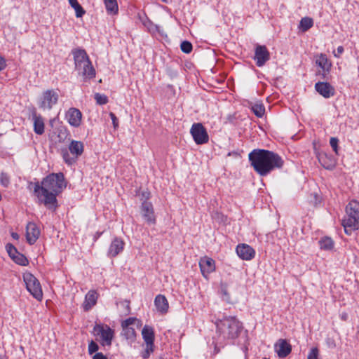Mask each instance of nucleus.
<instances>
[{"label":"nucleus","mask_w":359,"mask_h":359,"mask_svg":"<svg viewBox=\"0 0 359 359\" xmlns=\"http://www.w3.org/2000/svg\"><path fill=\"white\" fill-rule=\"evenodd\" d=\"M66 186L64 174L53 172L43 178L41 182H29L27 189L33 191V194L37 198L39 203L55 210L58 206L57 196Z\"/></svg>","instance_id":"nucleus-1"},{"label":"nucleus","mask_w":359,"mask_h":359,"mask_svg":"<svg viewBox=\"0 0 359 359\" xmlns=\"http://www.w3.org/2000/svg\"><path fill=\"white\" fill-rule=\"evenodd\" d=\"M250 165L260 176H266L284 165L282 157L272 151L261 149H253L248 155Z\"/></svg>","instance_id":"nucleus-2"},{"label":"nucleus","mask_w":359,"mask_h":359,"mask_svg":"<svg viewBox=\"0 0 359 359\" xmlns=\"http://www.w3.org/2000/svg\"><path fill=\"white\" fill-rule=\"evenodd\" d=\"M217 338H214L215 350L218 344H222L226 339H235L241 334L243 326V323L235 316H224L222 319L215 322Z\"/></svg>","instance_id":"nucleus-3"},{"label":"nucleus","mask_w":359,"mask_h":359,"mask_svg":"<svg viewBox=\"0 0 359 359\" xmlns=\"http://www.w3.org/2000/svg\"><path fill=\"white\" fill-rule=\"evenodd\" d=\"M341 225L346 234L351 236L359 229V202L351 201L346 206V215L341 220Z\"/></svg>","instance_id":"nucleus-4"},{"label":"nucleus","mask_w":359,"mask_h":359,"mask_svg":"<svg viewBox=\"0 0 359 359\" xmlns=\"http://www.w3.org/2000/svg\"><path fill=\"white\" fill-rule=\"evenodd\" d=\"M83 151L84 144L81 141L72 140L68 148L63 147L60 149V154L67 165H72L77 162Z\"/></svg>","instance_id":"nucleus-5"},{"label":"nucleus","mask_w":359,"mask_h":359,"mask_svg":"<svg viewBox=\"0 0 359 359\" xmlns=\"http://www.w3.org/2000/svg\"><path fill=\"white\" fill-rule=\"evenodd\" d=\"M58 89H47L42 92L38 99L39 107L43 111H50L55 106L59 100Z\"/></svg>","instance_id":"nucleus-6"},{"label":"nucleus","mask_w":359,"mask_h":359,"mask_svg":"<svg viewBox=\"0 0 359 359\" xmlns=\"http://www.w3.org/2000/svg\"><path fill=\"white\" fill-rule=\"evenodd\" d=\"M24 282L27 290L37 300L43 298V292L39 280L31 273H25L23 275Z\"/></svg>","instance_id":"nucleus-7"},{"label":"nucleus","mask_w":359,"mask_h":359,"mask_svg":"<svg viewBox=\"0 0 359 359\" xmlns=\"http://www.w3.org/2000/svg\"><path fill=\"white\" fill-rule=\"evenodd\" d=\"M95 335L100 336L102 346H111L114 337V330L107 324L96 323L93 327Z\"/></svg>","instance_id":"nucleus-8"},{"label":"nucleus","mask_w":359,"mask_h":359,"mask_svg":"<svg viewBox=\"0 0 359 359\" xmlns=\"http://www.w3.org/2000/svg\"><path fill=\"white\" fill-rule=\"evenodd\" d=\"M190 133L196 144H203L209 140L208 132L201 123H194Z\"/></svg>","instance_id":"nucleus-9"},{"label":"nucleus","mask_w":359,"mask_h":359,"mask_svg":"<svg viewBox=\"0 0 359 359\" xmlns=\"http://www.w3.org/2000/svg\"><path fill=\"white\" fill-rule=\"evenodd\" d=\"M316 64L321 69V71L318 72V74L321 76L323 79H325L327 75L330 72L332 62L328 60L325 54L320 53L316 57Z\"/></svg>","instance_id":"nucleus-10"},{"label":"nucleus","mask_w":359,"mask_h":359,"mask_svg":"<svg viewBox=\"0 0 359 359\" xmlns=\"http://www.w3.org/2000/svg\"><path fill=\"white\" fill-rule=\"evenodd\" d=\"M270 59V53L264 45L257 44L255 50L254 60L257 67H262Z\"/></svg>","instance_id":"nucleus-11"},{"label":"nucleus","mask_w":359,"mask_h":359,"mask_svg":"<svg viewBox=\"0 0 359 359\" xmlns=\"http://www.w3.org/2000/svg\"><path fill=\"white\" fill-rule=\"evenodd\" d=\"M140 209L142 216L145 222L149 225L155 224L156 217L152 203L151 202L144 201L142 203Z\"/></svg>","instance_id":"nucleus-12"},{"label":"nucleus","mask_w":359,"mask_h":359,"mask_svg":"<svg viewBox=\"0 0 359 359\" xmlns=\"http://www.w3.org/2000/svg\"><path fill=\"white\" fill-rule=\"evenodd\" d=\"M199 267L203 276L207 278L210 273L215 271V262L213 259L205 256L200 259Z\"/></svg>","instance_id":"nucleus-13"},{"label":"nucleus","mask_w":359,"mask_h":359,"mask_svg":"<svg viewBox=\"0 0 359 359\" xmlns=\"http://www.w3.org/2000/svg\"><path fill=\"white\" fill-rule=\"evenodd\" d=\"M65 118L70 126L77 128L81 125L82 114L79 109L71 107L66 112Z\"/></svg>","instance_id":"nucleus-14"},{"label":"nucleus","mask_w":359,"mask_h":359,"mask_svg":"<svg viewBox=\"0 0 359 359\" xmlns=\"http://www.w3.org/2000/svg\"><path fill=\"white\" fill-rule=\"evenodd\" d=\"M74 60V69L81 67L82 65L89 64L90 58L84 49L74 48L72 50Z\"/></svg>","instance_id":"nucleus-15"},{"label":"nucleus","mask_w":359,"mask_h":359,"mask_svg":"<svg viewBox=\"0 0 359 359\" xmlns=\"http://www.w3.org/2000/svg\"><path fill=\"white\" fill-rule=\"evenodd\" d=\"M316 90L323 97L330 98L334 95V88L327 82L318 81L315 84Z\"/></svg>","instance_id":"nucleus-16"},{"label":"nucleus","mask_w":359,"mask_h":359,"mask_svg":"<svg viewBox=\"0 0 359 359\" xmlns=\"http://www.w3.org/2000/svg\"><path fill=\"white\" fill-rule=\"evenodd\" d=\"M238 256L243 260H251L255 255V250L248 244H239L236 249Z\"/></svg>","instance_id":"nucleus-17"},{"label":"nucleus","mask_w":359,"mask_h":359,"mask_svg":"<svg viewBox=\"0 0 359 359\" xmlns=\"http://www.w3.org/2000/svg\"><path fill=\"white\" fill-rule=\"evenodd\" d=\"M40 236V230L34 222H29L26 227V238L29 245L36 243Z\"/></svg>","instance_id":"nucleus-18"},{"label":"nucleus","mask_w":359,"mask_h":359,"mask_svg":"<svg viewBox=\"0 0 359 359\" xmlns=\"http://www.w3.org/2000/svg\"><path fill=\"white\" fill-rule=\"evenodd\" d=\"M274 349L279 358H285L291 353L292 346L286 339H280L275 344Z\"/></svg>","instance_id":"nucleus-19"},{"label":"nucleus","mask_w":359,"mask_h":359,"mask_svg":"<svg viewBox=\"0 0 359 359\" xmlns=\"http://www.w3.org/2000/svg\"><path fill=\"white\" fill-rule=\"evenodd\" d=\"M124 245L125 243L121 238L117 237L114 238L109 247L107 256L109 257H116L118 254L122 252Z\"/></svg>","instance_id":"nucleus-20"},{"label":"nucleus","mask_w":359,"mask_h":359,"mask_svg":"<svg viewBox=\"0 0 359 359\" xmlns=\"http://www.w3.org/2000/svg\"><path fill=\"white\" fill-rule=\"evenodd\" d=\"M318 159L320 165L326 170H332L336 165V159L332 154L320 153L318 155Z\"/></svg>","instance_id":"nucleus-21"},{"label":"nucleus","mask_w":359,"mask_h":359,"mask_svg":"<svg viewBox=\"0 0 359 359\" xmlns=\"http://www.w3.org/2000/svg\"><path fill=\"white\" fill-rule=\"evenodd\" d=\"M32 119L33 121L34 131L37 135L44 133V121L41 115L38 114L35 109L32 112Z\"/></svg>","instance_id":"nucleus-22"},{"label":"nucleus","mask_w":359,"mask_h":359,"mask_svg":"<svg viewBox=\"0 0 359 359\" xmlns=\"http://www.w3.org/2000/svg\"><path fill=\"white\" fill-rule=\"evenodd\" d=\"M99 294L94 290H91L86 294L85 300L83 304V308L85 311H90L97 303Z\"/></svg>","instance_id":"nucleus-23"},{"label":"nucleus","mask_w":359,"mask_h":359,"mask_svg":"<svg viewBox=\"0 0 359 359\" xmlns=\"http://www.w3.org/2000/svg\"><path fill=\"white\" fill-rule=\"evenodd\" d=\"M75 70L78 72L79 74L82 75L85 80L95 77V69L90 60L89 64L82 65L81 67H78Z\"/></svg>","instance_id":"nucleus-24"},{"label":"nucleus","mask_w":359,"mask_h":359,"mask_svg":"<svg viewBox=\"0 0 359 359\" xmlns=\"http://www.w3.org/2000/svg\"><path fill=\"white\" fill-rule=\"evenodd\" d=\"M154 304L158 311L161 313H167L169 306L167 299L164 295L158 294L154 299Z\"/></svg>","instance_id":"nucleus-25"},{"label":"nucleus","mask_w":359,"mask_h":359,"mask_svg":"<svg viewBox=\"0 0 359 359\" xmlns=\"http://www.w3.org/2000/svg\"><path fill=\"white\" fill-rule=\"evenodd\" d=\"M142 335L145 344H154L155 334L152 327L144 325L142 330Z\"/></svg>","instance_id":"nucleus-26"},{"label":"nucleus","mask_w":359,"mask_h":359,"mask_svg":"<svg viewBox=\"0 0 359 359\" xmlns=\"http://www.w3.org/2000/svg\"><path fill=\"white\" fill-rule=\"evenodd\" d=\"M121 334L130 344L136 340V332L133 327H122Z\"/></svg>","instance_id":"nucleus-27"},{"label":"nucleus","mask_w":359,"mask_h":359,"mask_svg":"<svg viewBox=\"0 0 359 359\" xmlns=\"http://www.w3.org/2000/svg\"><path fill=\"white\" fill-rule=\"evenodd\" d=\"M107 13L109 15H116L118 12V6L116 0H104Z\"/></svg>","instance_id":"nucleus-28"},{"label":"nucleus","mask_w":359,"mask_h":359,"mask_svg":"<svg viewBox=\"0 0 359 359\" xmlns=\"http://www.w3.org/2000/svg\"><path fill=\"white\" fill-rule=\"evenodd\" d=\"M313 25V19L309 17H304L301 19L299 27L303 32H305L311 28Z\"/></svg>","instance_id":"nucleus-29"},{"label":"nucleus","mask_w":359,"mask_h":359,"mask_svg":"<svg viewBox=\"0 0 359 359\" xmlns=\"http://www.w3.org/2000/svg\"><path fill=\"white\" fill-rule=\"evenodd\" d=\"M319 245L321 249L330 250L334 248V241L330 237H323L319 241Z\"/></svg>","instance_id":"nucleus-30"},{"label":"nucleus","mask_w":359,"mask_h":359,"mask_svg":"<svg viewBox=\"0 0 359 359\" xmlns=\"http://www.w3.org/2000/svg\"><path fill=\"white\" fill-rule=\"evenodd\" d=\"M251 109L258 118H262L265 113V107L262 104H255L251 107Z\"/></svg>","instance_id":"nucleus-31"},{"label":"nucleus","mask_w":359,"mask_h":359,"mask_svg":"<svg viewBox=\"0 0 359 359\" xmlns=\"http://www.w3.org/2000/svg\"><path fill=\"white\" fill-rule=\"evenodd\" d=\"M12 260L20 266H27L29 264L27 258L19 252L15 256H14V257H13Z\"/></svg>","instance_id":"nucleus-32"},{"label":"nucleus","mask_w":359,"mask_h":359,"mask_svg":"<svg viewBox=\"0 0 359 359\" xmlns=\"http://www.w3.org/2000/svg\"><path fill=\"white\" fill-rule=\"evenodd\" d=\"M57 139L60 143L65 142L67 136L69 135V131L65 126H60L57 128Z\"/></svg>","instance_id":"nucleus-33"},{"label":"nucleus","mask_w":359,"mask_h":359,"mask_svg":"<svg viewBox=\"0 0 359 359\" xmlns=\"http://www.w3.org/2000/svg\"><path fill=\"white\" fill-rule=\"evenodd\" d=\"M154 344H145L144 350L141 353V356L143 359L149 358L151 353L154 351Z\"/></svg>","instance_id":"nucleus-34"},{"label":"nucleus","mask_w":359,"mask_h":359,"mask_svg":"<svg viewBox=\"0 0 359 359\" xmlns=\"http://www.w3.org/2000/svg\"><path fill=\"white\" fill-rule=\"evenodd\" d=\"M94 98L96 103L100 105H103L108 102V97L104 94L95 93Z\"/></svg>","instance_id":"nucleus-35"},{"label":"nucleus","mask_w":359,"mask_h":359,"mask_svg":"<svg viewBox=\"0 0 359 359\" xmlns=\"http://www.w3.org/2000/svg\"><path fill=\"white\" fill-rule=\"evenodd\" d=\"M181 50L184 53H190L193 49V46L191 42L188 41H184L180 45Z\"/></svg>","instance_id":"nucleus-36"},{"label":"nucleus","mask_w":359,"mask_h":359,"mask_svg":"<svg viewBox=\"0 0 359 359\" xmlns=\"http://www.w3.org/2000/svg\"><path fill=\"white\" fill-rule=\"evenodd\" d=\"M164 92L168 97V99H170L175 97V89L172 85L168 84L164 88Z\"/></svg>","instance_id":"nucleus-37"},{"label":"nucleus","mask_w":359,"mask_h":359,"mask_svg":"<svg viewBox=\"0 0 359 359\" xmlns=\"http://www.w3.org/2000/svg\"><path fill=\"white\" fill-rule=\"evenodd\" d=\"M6 250L11 259H13V257H14V256H15L18 252L17 248L11 243H7L6 245Z\"/></svg>","instance_id":"nucleus-38"},{"label":"nucleus","mask_w":359,"mask_h":359,"mask_svg":"<svg viewBox=\"0 0 359 359\" xmlns=\"http://www.w3.org/2000/svg\"><path fill=\"white\" fill-rule=\"evenodd\" d=\"M338 144H339V139L337 137H332L330 140V144L331 146V147L332 148L333 151H334V153L338 155L339 152V147H338Z\"/></svg>","instance_id":"nucleus-39"},{"label":"nucleus","mask_w":359,"mask_h":359,"mask_svg":"<svg viewBox=\"0 0 359 359\" xmlns=\"http://www.w3.org/2000/svg\"><path fill=\"white\" fill-rule=\"evenodd\" d=\"M99 349V346L96 342H95L93 340H91L90 343L88 344V353L90 355H92L94 353H96Z\"/></svg>","instance_id":"nucleus-40"},{"label":"nucleus","mask_w":359,"mask_h":359,"mask_svg":"<svg viewBox=\"0 0 359 359\" xmlns=\"http://www.w3.org/2000/svg\"><path fill=\"white\" fill-rule=\"evenodd\" d=\"M307 359H319V351L318 348L313 347L307 356Z\"/></svg>","instance_id":"nucleus-41"},{"label":"nucleus","mask_w":359,"mask_h":359,"mask_svg":"<svg viewBox=\"0 0 359 359\" xmlns=\"http://www.w3.org/2000/svg\"><path fill=\"white\" fill-rule=\"evenodd\" d=\"M72 8L75 10L76 18H81L86 13V11L79 4Z\"/></svg>","instance_id":"nucleus-42"},{"label":"nucleus","mask_w":359,"mask_h":359,"mask_svg":"<svg viewBox=\"0 0 359 359\" xmlns=\"http://www.w3.org/2000/svg\"><path fill=\"white\" fill-rule=\"evenodd\" d=\"M0 183L4 187H7L10 184V180L7 175L1 173L0 176Z\"/></svg>","instance_id":"nucleus-43"},{"label":"nucleus","mask_w":359,"mask_h":359,"mask_svg":"<svg viewBox=\"0 0 359 359\" xmlns=\"http://www.w3.org/2000/svg\"><path fill=\"white\" fill-rule=\"evenodd\" d=\"M136 320L135 318H128L122 322L121 326L122 327H130V326L134 324Z\"/></svg>","instance_id":"nucleus-44"},{"label":"nucleus","mask_w":359,"mask_h":359,"mask_svg":"<svg viewBox=\"0 0 359 359\" xmlns=\"http://www.w3.org/2000/svg\"><path fill=\"white\" fill-rule=\"evenodd\" d=\"M109 116L112 121V123H113V126L115 129H116L118 127V118L116 116V115L111 112L109 114Z\"/></svg>","instance_id":"nucleus-45"},{"label":"nucleus","mask_w":359,"mask_h":359,"mask_svg":"<svg viewBox=\"0 0 359 359\" xmlns=\"http://www.w3.org/2000/svg\"><path fill=\"white\" fill-rule=\"evenodd\" d=\"M344 47L341 46H339L337 48V53L334 52V55L335 57H339L341 55L344 53Z\"/></svg>","instance_id":"nucleus-46"},{"label":"nucleus","mask_w":359,"mask_h":359,"mask_svg":"<svg viewBox=\"0 0 359 359\" xmlns=\"http://www.w3.org/2000/svg\"><path fill=\"white\" fill-rule=\"evenodd\" d=\"M93 359H108L106 355H104L102 353L98 352L96 353L93 356Z\"/></svg>","instance_id":"nucleus-47"},{"label":"nucleus","mask_w":359,"mask_h":359,"mask_svg":"<svg viewBox=\"0 0 359 359\" xmlns=\"http://www.w3.org/2000/svg\"><path fill=\"white\" fill-rule=\"evenodd\" d=\"M6 67L5 59L0 55V72L4 70Z\"/></svg>","instance_id":"nucleus-48"},{"label":"nucleus","mask_w":359,"mask_h":359,"mask_svg":"<svg viewBox=\"0 0 359 359\" xmlns=\"http://www.w3.org/2000/svg\"><path fill=\"white\" fill-rule=\"evenodd\" d=\"M221 294L224 297H229V295L226 285L221 286Z\"/></svg>","instance_id":"nucleus-49"},{"label":"nucleus","mask_w":359,"mask_h":359,"mask_svg":"<svg viewBox=\"0 0 359 359\" xmlns=\"http://www.w3.org/2000/svg\"><path fill=\"white\" fill-rule=\"evenodd\" d=\"M70 6L72 7L78 5L79 3L77 1V0H68Z\"/></svg>","instance_id":"nucleus-50"},{"label":"nucleus","mask_w":359,"mask_h":359,"mask_svg":"<svg viewBox=\"0 0 359 359\" xmlns=\"http://www.w3.org/2000/svg\"><path fill=\"white\" fill-rule=\"evenodd\" d=\"M11 236L13 239H15V240H18L19 238V235L18 233H15V232H12L11 233Z\"/></svg>","instance_id":"nucleus-51"},{"label":"nucleus","mask_w":359,"mask_h":359,"mask_svg":"<svg viewBox=\"0 0 359 359\" xmlns=\"http://www.w3.org/2000/svg\"><path fill=\"white\" fill-rule=\"evenodd\" d=\"M101 234H102V233L97 232V233H96L97 236H95V238L97 239L98 237L100 236Z\"/></svg>","instance_id":"nucleus-52"},{"label":"nucleus","mask_w":359,"mask_h":359,"mask_svg":"<svg viewBox=\"0 0 359 359\" xmlns=\"http://www.w3.org/2000/svg\"><path fill=\"white\" fill-rule=\"evenodd\" d=\"M161 1L163 3H167L168 1L167 0H161Z\"/></svg>","instance_id":"nucleus-53"},{"label":"nucleus","mask_w":359,"mask_h":359,"mask_svg":"<svg viewBox=\"0 0 359 359\" xmlns=\"http://www.w3.org/2000/svg\"><path fill=\"white\" fill-rule=\"evenodd\" d=\"M0 359H4L3 357L0 355Z\"/></svg>","instance_id":"nucleus-54"}]
</instances>
